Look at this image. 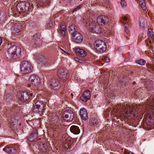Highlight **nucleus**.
Wrapping results in <instances>:
<instances>
[{"label":"nucleus","instance_id":"35","mask_svg":"<svg viewBox=\"0 0 154 154\" xmlns=\"http://www.w3.org/2000/svg\"><path fill=\"white\" fill-rule=\"evenodd\" d=\"M82 7V5L81 4L79 5L76 8H75L74 10L72 11V12H74L76 11H77L78 10L80 9Z\"/></svg>","mask_w":154,"mask_h":154},{"label":"nucleus","instance_id":"47","mask_svg":"<svg viewBox=\"0 0 154 154\" xmlns=\"http://www.w3.org/2000/svg\"><path fill=\"white\" fill-rule=\"evenodd\" d=\"M125 32L126 33H128L129 32V31L127 27H125Z\"/></svg>","mask_w":154,"mask_h":154},{"label":"nucleus","instance_id":"26","mask_svg":"<svg viewBox=\"0 0 154 154\" xmlns=\"http://www.w3.org/2000/svg\"><path fill=\"white\" fill-rule=\"evenodd\" d=\"M50 0H40V2L38 4L40 6H46L50 3Z\"/></svg>","mask_w":154,"mask_h":154},{"label":"nucleus","instance_id":"45","mask_svg":"<svg viewBox=\"0 0 154 154\" xmlns=\"http://www.w3.org/2000/svg\"><path fill=\"white\" fill-rule=\"evenodd\" d=\"M99 27H100L99 26ZM102 32L101 31V28L100 27L99 29L98 30V32H97V35H100V34Z\"/></svg>","mask_w":154,"mask_h":154},{"label":"nucleus","instance_id":"18","mask_svg":"<svg viewBox=\"0 0 154 154\" xmlns=\"http://www.w3.org/2000/svg\"><path fill=\"white\" fill-rule=\"evenodd\" d=\"M38 138V132L36 130H35L28 138V140L30 142H32Z\"/></svg>","mask_w":154,"mask_h":154},{"label":"nucleus","instance_id":"15","mask_svg":"<svg viewBox=\"0 0 154 154\" xmlns=\"http://www.w3.org/2000/svg\"><path fill=\"white\" fill-rule=\"evenodd\" d=\"M51 88L54 90L58 89L60 87V85L58 80L56 79H52L50 82Z\"/></svg>","mask_w":154,"mask_h":154},{"label":"nucleus","instance_id":"9","mask_svg":"<svg viewBox=\"0 0 154 154\" xmlns=\"http://www.w3.org/2000/svg\"><path fill=\"white\" fill-rule=\"evenodd\" d=\"M97 52H103L106 50V46L105 42L102 40H97Z\"/></svg>","mask_w":154,"mask_h":154},{"label":"nucleus","instance_id":"27","mask_svg":"<svg viewBox=\"0 0 154 154\" xmlns=\"http://www.w3.org/2000/svg\"><path fill=\"white\" fill-rule=\"evenodd\" d=\"M17 120L15 119L14 118H12L11 119L9 125L11 127L14 126L15 124L17 123Z\"/></svg>","mask_w":154,"mask_h":154},{"label":"nucleus","instance_id":"8","mask_svg":"<svg viewBox=\"0 0 154 154\" xmlns=\"http://www.w3.org/2000/svg\"><path fill=\"white\" fill-rule=\"evenodd\" d=\"M109 21V18L104 15L99 16L97 17V23L99 26H104L107 24Z\"/></svg>","mask_w":154,"mask_h":154},{"label":"nucleus","instance_id":"37","mask_svg":"<svg viewBox=\"0 0 154 154\" xmlns=\"http://www.w3.org/2000/svg\"><path fill=\"white\" fill-rule=\"evenodd\" d=\"M145 63V61L143 59H140L137 61V63L141 65H143Z\"/></svg>","mask_w":154,"mask_h":154},{"label":"nucleus","instance_id":"13","mask_svg":"<svg viewBox=\"0 0 154 154\" xmlns=\"http://www.w3.org/2000/svg\"><path fill=\"white\" fill-rule=\"evenodd\" d=\"M29 80L31 84L35 86L37 85L40 83V78L38 76L35 75H31Z\"/></svg>","mask_w":154,"mask_h":154},{"label":"nucleus","instance_id":"23","mask_svg":"<svg viewBox=\"0 0 154 154\" xmlns=\"http://www.w3.org/2000/svg\"><path fill=\"white\" fill-rule=\"evenodd\" d=\"M96 23L94 22L93 23H91V24H90L89 25L88 29V30L89 32L93 33H96Z\"/></svg>","mask_w":154,"mask_h":154},{"label":"nucleus","instance_id":"38","mask_svg":"<svg viewBox=\"0 0 154 154\" xmlns=\"http://www.w3.org/2000/svg\"><path fill=\"white\" fill-rule=\"evenodd\" d=\"M103 59V60L104 62H105L106 63H107L110 61V59L109 58L107 57H103L102 58Z\"/></svg>","mask_w":154,"mask_h":154},{"label":"nucleus","instance_id":"16","mask_svg":"<svg viewBox=\"0 0 154 154\" xmlns=\"http://www.w3.org/2000/svg\"><path fill=\"white\" fill-rule=\"evenodd\" d=\"M68 30L70 35L72 36L76 32H77V26L74 24L70 25L68 27Z\"/></svg>","mask_w":154,"mask_h":154},{"label":"nucleus","instance_id":"49","mask_svg":"<svg viewBox=\"0 0 154 154\" xmlns=\"http://www.w3.org/2000/svg\"><path fill=\"white\" fill-rule=\"evenodd\" d=\"M60 50H61V51H63V52H64V53L67 54H68L67 52H66L63 49L61 48H60Z\"/></svg>","mask_w":154,"mask_h":154},{"label":"nucleus","instance_id":"2","mask_svg":"<svg viewBox=\"0 0 154 154\" xmlns=\"http://www.w3.org/2000/svg\"><path fill=\"white\" fill-rule=\"evenodd\" d=\"M21 53V48L19 47L13 45L8 49V53L12 58L16 59L20 57Z\"/></svg>","mask_w":154,"mask_h":154},{"label":"nucleus","instance_id":"51","mask_svg":"<svg viewBox=\"0 0 154 154\" xmlns=\"http://www.w3.org/2000/svg\"><path fill=\"white\" fill-rule=\"evenodd\" d=\"M152 51L153 54H154V47L152 48Z\"/></svg>","mask_w":154,"mask_h":154},{"label":"nucleus","instance_id":"36","mask_svg":"<svg viewBox=\"0 0 154 154\" xmlns=\"http://www.w3.org/2000/svg\"><path fill=\"white\" fill-rule=\"evenodd\" d=\"M152 103H151L152 104L151 105L149 109L153 113H154V99L152 101Z\"/></svg>","mask_w":154,"mask_h":154},{"label":"nucleus","instance_id":"57","mask_svg":"<svg viewBox=\"0 0 154 154\" xmlns=\"http://www.w3.org/2000/svg\"><path fill=\"white\" fill-rule=\"evenodd\" d=\"M123 23H124V25H125V23H126V22H123Z\"/></svg>","mask_w":154,"mask_h":154},{"label":"nucleus","instance_id":"6","mask_svg":"<svg viewBox=\"0 0 154 154\" xmlns=\"http://www.w3.org/2000/svg\"><path fill=\"white\" fill-rule=\"evenodd\" d=\"M74 117V114L71 110H66L62 116V118L65 121L69 122L72 121Z\"/></svg>","mask_w":154,"mask_h":154},{"label":"nucleus","instance_id":"4","mask_svg":"<svg viewBox=\"0 0 154 154\" xmlns=\"http://www.w3.org/2000/svg\"><path fill=\"white\" fill-rule=\"evenodd\" d=\"M20 68L21 72L23 74H28L31 72L33 69L30 62L23 61L20 64Z\"/></svg>","mask_w":154,"mask_h":154},{"label":"nucleus","instance_id":"28","mask_svg":"<svg viewBox=\"0 0 154 154\" xmlns=\"http://www.w3.org/2000/svg\"><path fill=\"white\" fill-rule=\"evenodd\" d=\"M139 4L141 6L142 8L144 10H145L146 9V6L145 3L143 0H142V1H140L139 2Z\"/></svg>","mask_w":154,"mask_h":154},{"label":"nucleus","instance_id":"3","mask_svg":"<svg viewBox=\"0 0 154 154\" xmlns=\"http://www.w3.org/2000/svg\"><path fill=\"white\" fill-rule=\"evenodd\" d=\"M30 7V4L26 1L20 2L16 5L17 11L20 14L27 11Z\"/></svg>","mask_w":154,"mask_h":154},{"label":"nucleus","instance_id":"43","mask_svg":"<svg viewBox=\"0 0 154 154\" xmlns=\"http://www.w3.org/2000/svg\"><path fill=\"white\" fill-rule=\"evenodd\" d=\"M13 9H14V8H13L11 6V7H9L8 9V11H12V12L13 14H14V11H13L14 10H13Z\"/></svg>","mask_w":154,"mask_h":154},{"label":"nucleus","instance_id":"14","mask_svg":"<svg viewBox=\"0 0 154 154\" xmlns=\"http://www.w3.org/2000/svg\"><path fill=\"white\" fill-rule=\"evenodd\" d=\"M72 37L74 42L77 43H80L83 40V36L79 32H76V33L72 35Z\"/></svg>","mask_w":154,"mask_h":154},{"label":"nucleus","instance_id":"40","mask_svg":"<svg viewBox=\"0 0 154 154\" xmlns=\"http://www.w3.org/2000/svg\"><path fill=\"white\" fill-rule=\"evenodd\" d=\"M35 40L37 39H39L40 37V35L39 34H36L33 36Z\"/></svg>","mask_w":154,"mask_h":154},{"label":"nucleus","instance_id":"41","mask_svg":"<svg viewBox=\"0 0 154 154\" xmlns=\"http://www.w3.org/2000/svg\"><path fill=\"white\" fill-rule=\"evenodd\" d=\"M121 5L122 7H124L126 6V3L125 1H121Z\"/></svg>","mask_w":154,"mask_h":154},{"label":"nucleus","instance_id":"1","mask_svg":"<svg viewBox=\"0 0 154 154\" xmlns=\"http://www.w3.org/2000/svg\"><path fill=\"white\" fill-rule=\"evenodd\" d=\"M122 106V110L123 112V116L127 118L130 117L131 118L135 117V115L137 112L135 111L136 107H131V106L126 105Z\"/></svg>","mask_w":154,"mask_h":154},{"label":"nucleus","instance_id":"31","mask_svg":"<svg viewBox=\"0 0 154 154\" xmlns=\"http://www.w3.org/2000/svg\"><path fill=\"white\" fill-rule=\"evenodd\" d=\"M89 99V98H88L87 97H86V96L83 95V94H82L80 97V99L81 100L85 102H86L87 100Z\"/></svg>","mask_w":154,"mask_h":154},{"label":"nucleus","instance_id":"46","mask_svg":"<svg viewBox=\"0 0 154 154\" xmlns=\"http://www.w3.org/2000/svg\"><path fill=\"white\" fill-rule=\"evenodd\" d=\"M122 20H123V21H125V22H127L128 21V18L126 17H122Z\"/></svg>","mask_w":154,"mask_h":154},{"label":"nucleus","instance_id":"17","mask_svg":"<svg viewBox=\"0 0 154 154\" xmlns=\"http://www.w3.org/2000/svg\"><path fill=\"white\" fill-rule=\"evenodd\" d=\"M80 114L82 119L84 121L86 120L88 118V115L86 109L84 108H81L80 110Z\"/></svg>","mask_w":154,"mask_h":154},{"label":"nucleus","instance_id":"30","mask_svg":"<svg viewBox=\"0 0 154 154\" xmlns=\"http://www.w3.org/2000/svg\"><path fill=\"white\" fill-rule=\"evenodd\" d=\"M53 25V21L52 20H50L47 22V28L49 29L51 28Z\"/></svg>","mask_w":154,"mask_h":154},{"label":"nucleus","instance_id":"61","mask_svg":"<svg viewBox=\"0 0 154 154\" xmlns=\"http://www.w3.org/2000/svg\"><path fill=\"white\" fill-rule=\"evenodd\" d=\"M123 154H125V152H124Z\"/></svg>","mask_w":154,"mask_h":154},{"label":"nucleus","instance_id":"5","mask_svg":"<svg viewBox=\"0 0 154 154\" xmlns=\"http://www.w3.org/2000/svg\"><path fill=\"white\" fill-rule=\"evenodd\" d=\"M68 71L66 69L60 67L59 68L57 75L60 80L62 81H66L68 77Z\"/></svg>","mask_w":154,"mask_h":154},{"label":"nucleus","instance_id":"59","mask_svg":"<svg viewBox=\"0 0 154 154\" xmlns=\"http://www.w3.org/2000/svg\"><path fill=\"white\" fill-rule=\"evenodd\" d=\"M100 145L101 146H102L103 147V145H101V144H100Z\"/></svg>","mask_w":154,"mask_h":154},{"label":"nucleus","instance_id":"48","mask_svg":"<svg viewBox=\"0 0 154 154\" xmlns=\"http://www.w3.org/2000/svg\"><path fill=\"white\" fill-rule=\"evenodd\" d=\"M143 33H140V34L139 35V37L140 38H143Z\"/></svg>","mask_w":154,"mask_h":154},{"label":"nucleus","instance_id":"58","mask_svg":"<svg viewBox=\"0 0 154 154\" xmlns=\"http://www.w3.org/2000/svg\"><path fill=\"white\" fill-rule=\"evenodd\" d=\"M111 97H114V95H112L111 96Z\"/></svg>","mask_w":154,"mask_h":154},{"label":"nucleus","instance_id":"12","mask_svg":"<svg viewBox=\"0 0 154 154\" xmlns=\"http://www.w3.org/2000/svg\"><path fill=\"white\" fill-rule=\"evenodd\" d=\"M11 29L13 32L15 34L19 32L22 29L21 26L16 22H11Z\"/></svg>","mask_w":154,"mask_h":154},{"label":"nucleus","instance_id":"25","mask_svg":"<svg viewBox=\"0 0 154 154\" xmlns=\"http://www.w3.org/2000/svg\"><path fill=\"white\" fill-rule=\"evenodd\" d=\"M49 118H50V121L54 122V123H57L59 120L58 116L57 115H55V116L54 115L50 116Z\"/></svg>","mask_w":154,"mask_h":154},{"label":"nucleus","instance_id":"32","mask_svg":"<svg viewBox=\"0 0 154 154\" xmlns=\"http://www.w3.org/2000/svg\"><path fill=\"white\" fill-rule=\"evenodd\" d=\"M84 96H85L88 98H89L90 96V91L88 90H86L82 94Z\"/></svg>","mask_w":154,"mask_h":154},{"label":"nucleus","instance_id":"54","mask_svg":"<svg viewBox=\"0 0 154 154\" xmlns=\"http://www.w3.org/2000/svg\"><path fill=\"white\" fill-rule=\"evenodd\" d=\"M128 154H134V153L130 151L128 152Z\"/></svg>","mask_w":154,"mask_h":154},{"label":"nucleus","instance_id":"56","mask_svg":"<svg viewBox=\"0 0 154 154\" xmlns=\"http://www.w3.org/2000/svg\"><path fill=\"white\" fill-rule=\"evenodd\" d=\"M82 61V60H81V61H80V60H78V62H81V61Z\"/></svg>","mask_w":154,"mask_h":154},{"label":"nucleus","instance_id":"34","mask_svg":"<svg viewBox=\"0 0 154 154\" xmlns=\"http://www.w3.org/2000/svg\"><path fill=\"white\" fill-rule=\"evenodd\" d=\"M66 30V26L64 23H62L60 26V31Z\"/></svg>","mask_w":154,"mask_h":154},{"label":"nucleus","instance_id":"33","mask_svg":"<svg viewBox=\"0 0 154 154\" xmlns=\"http://www.w3.org/2000/svg\"><path fill=\"white\" fill-rule=\"evenodd\" d=\"M29 27L31 28H35L36 26V24L32 21H30L29 22Z\"/></svg>","mask_w":154,"mask_h":154},{"label":"nucleus","instance_id":"22","mask_svg":"<svg viewBox=\"0 0 154 154\" xmlns=\"http://www.w3.org/2000/svg\"><path fill=\"white\" fill-rule=\"evenodd\" d=\"M71 132L74 134H77L80 132V130L78 127L75 125H72L70 128Z\"/></svg>","mask_w":154,"mask_h":154},{"label":"nucleus","instance_id":"60","mask_svg":"<svg viewBox=\"0 0 154 154\" xmlns=\"http://www.w3.org/2000/svg\"><path fill=\"white\" fill-rule=\"evenodd\" d=\"M68 147H69V146H68Z\"/></svg>","mask_w":154,"mask_h":154},{"label":"nucleus","instance_id":"19","mask_svg":"<svg viewBox=\"0 0 154 154\" xmlns=\"http://www.w3.org/2000/svg\"><path fill=\"white\" fill-rule=\"evenodd\" d=\"M76 53L79 56L82 57H84L86 56V53L82 49L79 48H77L75 49Z\"/></svg>","mask_w":154,"mask_h":154},{"label":"nucleus","instance_id":"7","mask_svg":"<svg viewBox=\"0 0 154 154\" xmlns=\"http://www.w3.org/2000/svg\"><path fill=\"white\" fill-rule=\"evenodd\" d=\"M35 105L33 108V111L34 112L38 113L40 115L42 111L44 108V104L41 101H37L35 102Z\"/></svg>","mask_w":154,"mask_h":154},{"label":"nucleus","instance_id":"55","mask_svg":"<svg viewBox=\"0 0 154 154\" xmlns=\"http://www.w3.org/2000/svg\"><path fill=\"white\" fill-rule=\"evenodd\" d=\"M146 110H149V109L148 108H146Z\"/></svg>","mask_w":154,"mask_h":154},{"label":"nucleus","instance_id":"21","mask_svg":"<svg viewBox=\"0 0 154 154\" xmlns=\"http://www.w3.org/2000/svg\"><path fill=\"white\" fill-rule=\"evenodd\" d=\"M3 150L7 153H18L16 152L15 149L13 147H10L8 146H6L3 149Z\"/></svg>","mask_w":154,"mask_h":154},{"label":"nucleus","instance_id":"29","mask_svg":"<svg viewBox=\"0 0 154 154\" xmlns=\"http://www.w3.org/2000/svg\"><path fill=\"white\" fill-rule=\"evenodd\" d=\"M91 126H95L96 124V120L95 117H92L90 121Z\"/></svg>","mask_w":154,"mask_h":154},{"label":"nucleus","instance_id":"39","mask_svg":"<svg viewBox=\"0 0 154 154\" xmlns=\"http://www.w3.org/2000/svg\"><path fill=\"white\" fill-rule=\"evenodd\" d=\"M60 35L62 37H64L65 35V30L60 31Z\"/></svg>","mask_w":154,"mask_h":154},{"label":"nucleus","instance_id":"11","mask_svg":"<svg viewBox=\"0 0 154 154\" xmlns=\"http://www.w3.org/2000/svg\"><path fill=\"white\" fill-rule=\"evenodd\" d=\"M153 33L152 29H148L147 32L148 38L146 40V45H147L148 46L152 45V44L153 43V42L154 39V36H153Z\"/></svg>","mask_w":154,"mask_h":154},{"label":"nucleus","instance_id":"52","mask_svg":"<svg viewBox=\"0 0 154 154\" xmlns=\"http://www.w3.org/2000/svg\"><path fill=\"white\" fill-rule=\"evenodd\" d=\"M2 42V39L0 37V46L1 45Z\"/></svg>","mask_w":154,"mask_h":154},{"label":"nucleus","instance_id":"50","mask_svg":"<svg viewBox=\"0 0 154 154\" xmlns=\"http://www.w3.org/2000/svg\"><path fill=\"white\" fill-rule=\"evenodd\" d=\"M2 18V15L1 13L0 12V22L1 21V20Z\"/></svg>","mask_w":154,"mask_h":154},{"label":"nucleus","instance_id":"53","mask_svg":"<svg viewBox=\"0 0 154 154\" xmlns=\"http://www.w3.org/2000/svg\"><path fill=\"white\" fill-rule=\"evenodd\" d=\"M75 60H77V61H78V60H79L81 61V60L79 59L78 58H75Z\"/></svg>","mask_w":154,"mask_h":154},{"label":"nucleus","instance_id":"20","mask_svg":"<svg viewBox=\"0 0 154 154\" xmlns=\"http://www.w3.org/2000/svg\"><path fill=\"white\" fill-rule=\"evenodd\" d=\"M140 26L141 28L144 29L147 27L146 21L144 17H140L139 18Z\"/></svg>","mask_w":154,"mask_h":154},{"label":"nucleus","instance_id":"44","mask_svg":"<svg viewBox=\"0 0 154 154\" xmlns=\"http://www.w3.org/2000/svg\"><path fill=\"white\" fill-rule=\"evenodd\" d=\"M96 41H94V48H93V49L95 50V51L96 50Z\"/></svg>","mask_w":154,"mask_h":154},{"label":"nucleus","instance_id":"24","mask_svg":"<svg viewBox=\"0 0 154 154\" xmlns=\"http://www.w3.org/2000/svg\"><path fill=\"white\" fill-rule=\"evenodd\" d=\"M38 62L42 65H45L47 63V59L43 56H41L37 60Z\"/></svg>","mask_w":154,"mask_h":154},{"label":"nucleus","instance_id":"42","mask_svg":"<svg viewBox=\"0 0 154 154\" xmlns=\"http://www.w3.org/2000/svg\"><path fill=\"white\" fill-rule=\"evenodd\" d=\"M54 131L58 132L60 131L61 128L59 127V126L57 125L54 128Z\"/></svg>","mask_w":154,"mask_h":154},{"label":"nucleus","instance_id":"10","mask_svg":"<svg viewBox=\"0 0 154 154\" xmlns=\"http://www.w3.org/2000/svg\"><path fill=\"white\" fill-rule=\"evenodd\" d=\"M20 95L19 96V98L20 100L23 102L27 101L34 94L32 93L29 94L27 92H21Z\"/></svg>","mask_w":154,"mask_h":154}]
</instances>
